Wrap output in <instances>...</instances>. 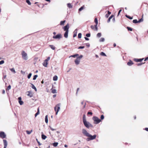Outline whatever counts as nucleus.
<instances>
[{
	"instance_id": "nucleus-1",
	"label": "nucleus",
	"mask_w": 148,
	"mask_h": 148,
	"mask_svg": "<svg viewBox=\"0 0 148 148\" xmlns=\"http://www.w3.org/2000/svg\"><path fill=\"white\" fill-rule=\"evenodd\" d=\"M83 122L85 126L88 128H89L90 127H93L92 125L89 122L87 121L84 117L83 118Z\"/></svg>"
},
{
	"instance_id": "nucleus-2",
	"label": "nucleus",
	"mask_w": 148,
	"mask_h": 148,
	"mask_svg": "<svg viewBox=\"0 0 148 148\" xmlns=\"http://www.w3.org/2000/svg\"><path fill=\"white\" fill-rule=\"evenodd\" d=\"M21 54L22 55V58L23 60H28V57L27 54L24 51H22L21 52Z\"/></svg>"
},
{
	"instance_id": "nucleus-3",
	"label": "nucleus",
	"mask_w": 148,
	"mask_h": 148,
	"mask_svg": "<svg viewBox=\"0 0 148 148\" xmlns=\"http://www.w3.org/2000/svg\"><path fill=\"white\" fill-rule=\"evenodd\" d=\"M92 119L94 121V123L95 124H97L100 122L101 121V119H99L98 117L95 116L93 117Z\"/></svg>"
},
{
	"instance_id": "nucleus-4",
	"label": "nucleus",
	"mask_w": 148,
	"mask_h": 148,
	"mask_svg": "<svg viewBox=\"0 0 148 148\" xmlns=\"http://www.w3.org/2000/svg\"><path fill=\"white\" fill-rule=\"evenodd\" d=\"M82 55H81L77 57L75 60V64L76 65H78L79 64L81 59L83 57Z\"/></svg>"
},
{
	"instance_id": "nucleus-5",
	"label": "nucleus",
	"mask_w": 148,
	"mask_h": 148,
	"mask_svg": "<svg viewBox=\"0 0 148 148\" xmlns=\"http://www.w3.org/2000/svg\"><path fill=\"white\" fill-rule=\"evenodd\" d=\"M82 134L85 136L88 137L90 134L85 129H83L82 130Z\"/></svg>"
},
{
	"instance_id": "nucleus-6",
	"label": "nucleus",
	"mask_w": 148,
	"mask_h": 148,
	"mask_svg": "<svg viewBox=\"0 0 148 148\" xmlns=\"http://www.w3.org/2000/svg\"><path fill=\"white\" fill-rule=\"evenodd\" d=\"M69 24H67L66 26L63 27V29L64 31H69Z\"/></svg>"
},
{
	"instance_id": "nucleus-7",
	"label": "nucleus",
	"mask_w": 148,
	"mask_h": 148,
	"mask_svg": "<svg viewBox=\"0 0 148 148\" xmlns=\"http://www.w3.org/2000/svg\"><path fill=\"white\" fill-rule=\"evenodd\" d=\"M88 137H90L91 140H92L95 139L96 137V135H94L93 136H92L90 134Z\"/></svg>"
},
{
	"instance_id": "nucleus-8",
	"label": "nucleus",
	"mask_w": 148,
	"mask_h": 148,
	"mask_svg": "<svg viewBox=\"0 0 148 148\" xmlns=\"http://www.w3.org/2000/svg\"><path fill=\"white\" fill-rule=\"evenodd\" d=\"M62 37V35L61 34H58L56 36H53V38L54 39H60Z\"/></svg>"
},
{
	"instance_id": "nucleus-9",
	"label": "nucleus",
	"mask_w": 148,
	"mask_h": 148,
	"mask_svg": "<svg viewBox=\"0 0 148 148\" xmlns=\"http://www.w3.org/2000/svg\"><path fill=\"white\" fill-rule=\"evenodd\" d=\"M0 136L1 138H5L6 135L4 132H1L0 133Z\"/></svg>"
},
{
	"instance_id": "nucleus-10",
	"label": "nucleus",
	"mask_w": 148,
	"mask_h": 148,
	"mask_svg": "<svg viewBox=\"0 0 148 148\" xmlns=\"http://www.w3.org/2000/svg\"><path fill=\"white\" fill-rule=\"evenodd\" d=\"M144 58H142L141 59H137V58H135L134 59V61L136 62H141L143 60H144Z\"/></svg>"
},
{
	"instance_id": "nucleus-11",
	"label": "nucleus",
	"mask_w": 148,
	"mask_h": 148,
	"mask_svg": "<svg viewBox=\"0 0 148 148\" xmlns=\"http://www.w3.org/2000/svg\"><path fill=\"white\" fill-rule=\"evenodd\" d=\"M3 144L4 145V148H6L8 145V142L7 140H3Z\"/></svg>"
},
{
	"instance_id": "nucleus-12",
	"label": "nucleus",
	"mask_w": 148,
	"mask_h": 148,
	"mask_svg": "<svg viewBox=\"0 0 148 148\" xmlns=\"http://www.w3.org/2000/svg\"><path fill=\"white\" fill-rule=\"evenodd\" d=\"M18 102L21 105H22L23 103V102L21 101V97H19L18 98Z\"/></svg>"
},
{
	"instance_id": "nucleus-13",
	"label": "nucleus",
	"mask_w": 148,
	"mask_h": 148,
	"mask_svg": "<svg viewBox=\"0 0 148 148\" xmlns=\"http://www.w3.org/2000/svg\"><path fill=\"white\" fill-rule=\"evenodd\" d=\"M28 94H27V96H29L30 97H32L33 96V94L32 92L30 91H28L27 92Z\"/></svg>"
},
{
	"instance_id": "nucleus-14",
	"label": "nucleus",
	"mask_w": 148,
	"mask_h": 148,
	"mask_svg": "<svg viewBox=\"0 0 148 148\" xmlns=\"http://www.w3.org/2000/svg\"><path fill=\"white\" fill-rule=\"evenodd\" d=\"M47 64L48 62L45 60L42 63L43 66L45 67H47Z\"/></svg>"
},
{
	"instance_id": "nucleus-15",
	"label": "nucleus",
	"mask_w": 148,
	"mask_h": 148,
	"mask_svg": "<svg viewBox=\"0 0 148 148\" xmlns=\"http://www.w3.org/2000/svg\"><path fill=\"white\" fill-rule=\"evenodd\" d=\"M69 31H66L65 32L64 36L65 38H67L68 37V34Z\"/></svg>"
},
{
	"instance_id": "nucleus-16",
	"label": "nucleus",
	"mask_w": 148,
	"mask_h": 148,
	"mask_svg": "<svg viewBox=\"0 0 148 148\" xmlns=\"http://www.w3.org/2000/svg\"><path fill=\"white\" fill-rule=\"evenodd\" d=\"M133 64L132 61L130 60V61L127 63V65L129 66H131Z\"/></svg>"
},
{
	"instance_id": "nucleus-17",
	"label": "nucleus",
	"mask_w": 148,
	"mask_h": 148,
	"mask_svg": "<svg viewBox=\"0 0 148 148\" xmlns=\"http://www.w3.org/2000/svg\"><path fill=\"white\" fill-rule=\"evenodd\" d=\"M60 103H58V104H57L56 106V107H57V111H59L60 110Z\"/></svg>"
},
{
	"instance_id": "nucleus-18",
	"label": "nucleus",
	"mask_w": 148,
	"mask_h": 148,
	"mask_svg": "<svg viewBox=\"0 0 148 148\" xmlns=\"http://www.w3.org/2000/svg\"><path fill=\"white\" fill-rule=\"evenodd\" d=\"M74 34L73 35V37L74 38L76 37L77 36V29H76L74 31Z\"/></svg>"
},
{
	"instance_id": "nucleus-19",
	"label": "nucleus",
	"mask_w": 148,
	"mask_h": 148,
	"mask_svg": "<svg viewBox=\"0 0 148 148\" xmlns=\"http://www.w3.org/2000/svg\"><path fill=\"white\" fill-rule=\"evenodd\" d=\"M39 114H40L39 109V108H38L37 109V112L35 115V117H36V116L38 115Z\"/></svg>"
},
{
	"instance_id": "nucleus-20",
	"label": "nucleus",
	"mask_w": 148,
	"mask_h": 148,
	"mask_svg": "<svg viewBox=\"0 0 148 148\" xmlns=\"http://www.w3.org/2000/svg\"><path fill=\"white\" fill-rule=\"evenodd\" d=\"M31 84V85H32V88L33 89H34V90H35V91H37V89H36V87H35V86H34V85L33 84Z\"/></svg>"
},
{
	"instance_id": "nucleus-21",
	"label": "nucleus",
	"mask_w": 148,
	"mask_h": 148,
	"mask_svg": "<svg viewBox=\"0 0 148 148\" xmlns=\"http://www.w3.org/2000/svg\"><path fill=\"white\" fill-rule=\"evenodd\" d=\"M45 122L47 123H48V115H47L45 116Z\"/></svg>"
},
{
	"instance_id": "nucleus-22",
	"label": "nucleus",
	"mask_w": 148,
	"mask_h": 148,
	"mask_svg": "<svg viewBox=\"0 0 148 148\" xmlns=\"http://www.w3.org/2000/svg\"><path fill=\"white\" fill-rule=\"evenodd\" d=\"M41 137L42 139L43 140H45L47 138V136L45 135L42 134L41 135Z\"/></svg>"
},
{
	"instance_id": "nucleus-23",
	"label": "nucleus",
	"mask_w": 148,
	"mask_h": 148,
	"mask_svg": "<svg viewBox=\"0 0 148 148\" xmlns=\"http://www.w3.org/2000/svg\"><path fill=\"white\" fill-rule=\"evenodd\" d=\"M58 77L57 76L55 75L53 77V79L54 81H57L58 79Z\"/></svg>"
},
{
	"instance_id": "nucleus-24",
	"label": "nucleus",
	"mask_w": 148,
	"mask_h": 148,
	"mask_svg": "<svg viewBox=\"0 0 148 148\" xmlns=\"http://www.w3.org/2000/svg\"><path fill=\"white\" fill-rule=\"evenodd\" d=\"M67 6L69 8H72L73 7L72 5L70 3H68L67 4Z\"/></svg>"
},
{
	"instance_id": "nucleus-25",
	"label": "nucleus",
	"mask_w": 148,
	"mask_h": 148,
	"mask_svg": "<svg viewBox=\"0 0 148 148\" xmlns=\"http://www.w3.org/2000/svg\"><path fill=\"white\" fill-rule=\"evenodd\" d=\"M105 41V39L103 38H101L99 40L100 42H103Z\"/></svg>"
},
{
	"instance_id": "nucleus-26",
	"label": "nucleus",
	"mask_w": 148,
	"mask_h": 148,
	"mask_svg": "<svg viewBox=\"0 0 148 148\" xmlns=\"http://www.w3.org/2000/svg\"><path fill=\"white\" fill-rule=\"evenodd\" d=\"M32 131H33V130H32L31 131H28V130H27L26 131V133H27L28 134H31V133L32 132Z\"/></svg>"
},
{
	"instance_id": "nucleus-27",
	"label": "nucleus",
	"mask_w": 148,
	"mask_h": 148,
	"mask_svg": "<svg viewBox=\"0 0 148 148\" xmlns=\"http://www.w3.org/2000/svg\"><path fill=\"white\" fill-rule=\"evenodd\" d=\"M101 36V33H98L97 35V36L98 38H100Z\"/></svg>"
},
{
	"instance_id": "nucleus-28",
	"label": "nucleus",
	"mask_w": 148,
	"mask_h": 148,
	"mask_svg": "<svg viewBox=\"0 0 148 148\" xmlns=\"http://www.w3.org/2000/svg\"><path fill=\"white\" fill-rule=\"evenodd\" d=\"M51 92L53 94L56 93V90L55 89H53L51 91Z\"/></svg>"
},
{
	"instance_id": "nucleus-29",
	"label": "nucleus",
	"mask_w": 148,
	"mask_h": 148,
	"mask_svg": "<svg viewBox=\"0 0 148 148\" xmlns=\"http://www.w3.org/2000/svg\"><path fill=\"white\" fill-rule=\"evenodd\" d=\"M58 144V143L57 142L54 143L53 144V145L55 147H56L57 146Z\"/></svg>"
},
{
	"instance_id": "nucleus-30",
	"label": "nucleus",
	"mask_w": 148,
	"mask_h": 148,
	"mask_svg": "<svg viewBox=\"0 0 148 148\" xmlns=\"http://www.w3.org/2000/svg\"><path fill=\"white\" fill-rule=\"evenodd\" d=\"M10 70H11V71L12 72H13L14 73H16V71H15V70L14 68H12V69H10Z\"/></svg>"
},
{
	"instance_id": "nucleus-31",
	"label": "nucleus",
	"mask_w": 148,
	"mask_h": 148,
	"mask_svg": "<svg viewBox=\"0 0 148 148\" xmlns=\"http://www.w3.org/2000/svg\"><path fill=\"white\" fill-rule=\"evenodd\" d=\"M133 22L134 23H138V21L136 19H134L133 21Z\"/></svg>"
},
{
	"instance_id": "nucleus-32",
	"label": "nucleus",
	"mask_w": 148,
	"mask_h": 148,
	"mask_svg": "<svg viewBox=\"0 0 148 148\" xmlns=\"http://www.w3.org/2000/svg\"><path fill=\"white\" fill-rule=\"evenodd\" d=\"M49 46L53 50H54L55 49V47L53 45H50Z\"/></svg>"
},
{
	"instance_id": "nucleus-33",
	"label": "nucleus",
	"mask_w": 148,
	"mask_h": 148,
	"mask_svg": "<svg viewBox=\"0 0 148 148\" xmlns=\"http://www.w3.org/2000/svg\"><path fill=\"white\" fill-rule=\"evenodd\" d=\"M65 22H66L65 20H64L63 21H61L60 22V24L61 25H64V24Z\"/></svg>"
},
{
	"instance_id": "nucleus-34",
	"label": "nucleus",
	"mask_w": 148,
	"mask_h": 148,
	"mask_svg": "<svg viewBox=\"0 0 148 148\" xmlns=\"http://www.w3.org/2000/svg\"><path fill=\"white\" fill-rule=\"evenodd\" d=\"M95 22L97 25L98 24V20L97 18H95Z\"/></svg>"
},
{
	"instance_id": "nucleus-35",
	"label": "nucleus",
	"mask_w": 148,
	"mask_h": 148,
	"mask_svg": "<svg viewBox=\"0 0 148 148\" xmlns=\"http://www.w3.org/2000/svg\"><path fill=\"white\" fill-rule=\"evenodd\" d=\"M38 77V75H35L34 76L33 78V80H35L36 79L37 77Z\"/></svg>"
},
{
	"instance_id": "nucleus-36",
	"label": "nucleus",
	"mask_w": 148,
	"mask_h": 148,
	"mask_svg": "<svg viewBox=\"0 0 148 148\" xmlns=\"http://www.w3.org/2000/svg\"><path fill=\"white\" fill-rule=\"evenodd\" d=\"M143 18H141L138 21V23H140L141 22H143Z\"/></svg>"
},
{
	"instance_id": "nucleus-37",
	"label": "nucleus",
	"mask_w": 148,
	"mask_h": 148,
	"mask_svg": "<svg viewBox=\"0 0 148 148\" xmlns=\"http://www.w3.org/2000/svg\"><path fill=\"white\" fill-rule=\"evenodd\" d=\"M82 37V34L81 33H79L78 34V38H81Z\"/></svg>"
},
{
	"instance_id": "nucleus-38",
	"label": "nucleus",
	"mask_w": 148,
	"mask_h": 148,
	"mask_svg": "<svg viewBox=\"0 0 148 148\" xmlns=\"http://www.w3.org/2000/svg\"><path fill=\"white\" fill-rule=\"evenodd\" d=\"M49 128L52 131H55L56 130V129L53 128V127H51L50 126H49Z\"/></svg>"
},
{
	"instance_id": "nucleus-39",
	"label": "nucleus",
	"mask_w": 148,
	"mask_h": 148,
	"mask_svg": "<svg viewBox=\"0 0 148 148\" xmlns=\"http://www.w3.org/2000/svg\"><path fill=\"white\" fill-rule=\"evenodd\" d=\"M145 63V62L141 63H138V64H137V65L138 66H140L142 65V64H144Z\"/></svg>"
},
{
	"instance_id": "nucleus-40",
	"label": "nucleus",
	"mask_w": 148,
	"mask_h": 148,
	"mask_svg": "<svg viewBox=\"0 0 148 148\" xmlns=\"http://www.w3.org/2000/svg\"><path fill=\"white\" fill-rule=\"evenodd\" d=\"M32 74L30 73L28 76L27 77L28 79H30L32 76Z\"/></svg>"
},
{
	"instance_id": "nucleus-41",
	"label": "nucleus",
	"mask_w": 148,
	"mask_h": 148,
	"mask_svg": "<svg viewBox=\"0 0 148 148\" xmlns=\"http://www.w3.org/2000/svg\"><path fill=\"white\" fill-rule=\"evenodd\" d=\"M101 55L103 56H106V54L103 52H101Z\"/></svg>"
},
{
	"instance_id": "nucleus-42",
	"label": "nucleus",
	"mask_w": 148,
	"mask_h": 148,
	"mask_svg": "<svg viewBox=\"0 0 148 148\" xmlns=\"http://www.w3.org/2000/svg\"><path fill=\"white\" fill-rule=\"evenodd\" d=\"M26 2L29 5H30L31 4V3L30 1L29 0H27Z\"/></svg>"
},
{
	"instance_id": "nucleus-43",
	"label": "nucleus",
	"mask_w": 148,
	"mask_h": 148,
	"mask_svg": "<svg viewBox=\"0 0 148 148\" xmlns=\"http://www.w3.org/2000/svg\"><path fill=\"white\" fill-rule=\"evenodd\" d=\"M4 60H2L0 61V65L4 63Z\"/></svg>"
},
{
	"instance_id": "nucleus-44",
	"label": "nucleus",
	"mask_w": 148,
	"mask_h": 148,
	"mask_svg": "<svg viewBox=\"0 0 148 148\" xmlns=\"http://www.w3.org/2000/svg\"><path fill=\"white\" fill-rule=\"evenodd\" d=\"M127 29L128 30H129V31H132V28L130 27H127Z\"/></svg>"
},
{
	"instance_id": "nucleus-45",
	"label": "nucleus",
	"mask_w": 148,
	"mask_h": 148,
	"mask_svg": "<svg viewBox=\"0 0 148 148\" xmlns=\"http://www.w3.org/2000/svg\"><path fill=\"white\" fill-rule=\"evenodd\" d=\"M83 6L81 7L79 9V11H82L83 9Z\"/></svg>"
},
{
	"instance_id": "nucleus-46",
	"label": "nucleus",
	"mask_w": 148,
	"mask_h": 148,
	"mask_svg": "<svg viewBox=\"0 0 148 148\" xmlns=\"http://www.w3.org/2000/svg\"><path fill=\"white\" fill-rule=\"evenodd\" d=\"M50 57H49L47 58V59L45 60L48 62V61L50 60Z\"/></svg>"
},
{
	"instance_id": "nucleus-47",
	"label": "nucleus",
	"mask_w": 148,
	"mask_h": 148,
	"mask_svg": "<svg viewBox=\"0 0 148 148\" xmlns=\"http://www.w3.org/2000/svg\"><path fill=\"white\" fill-rule=\"evenodd\" d=\"M36 141H37L39 145H40L41 144L40 143V142L38 141V139H36Z\"/></svg>"
},
{
	"instance_id": "nucleus-48",
	"label": "nucleus",
	"mask_w": 148,
	"mask_h": 148,
	"mask_svg": "<svg viewBox=\"0 0 148 148\" xmlns=\"http://www.w3.org/2000/svg\"><path fill=\"white\" fill-rule=\"evenodd\" d=\"M104 119V116L103 115H102L101 116V120H103Z\"/></svg>"
},
{
	"instance_id": "nucleus-49",
	"label": "nucleus",
	"mask_w": 148,
	"mask_h": 148,
	"mask_svg": "<svg viewBox=\"0 0 148 148\" xmlns=\"http://www.w3.org/2000/svg\"><path fill=\"white\" fill-rule=\"evenodd\" d=\"M86 36H87V37H90V33H88L87 34H86Z\"/></svg>"
},
{
	"instance_id": "nucleus-50",
	"label": "nucleus",
	"mask_w": 148,
	"mask_h": 148,
	"mask_svg": "<svg viewBox=\"0 0 148 148\" xmlns=\"http://www.w3.org/2000/svg\"><path fill=\"white\" fill-rule=\"evenodd\" d=\"M84 46H80L78 48V49H84Z\"/></svg>"
},
{
	"instance_id": "nucleus-51",
	"label": "nucleus",
	"mask_w": 148,
	"mask_h": 148,
	"mask_svg": "<svg viewBox=\"0 0 148 148\" xmlns=\"http://www.w3.org/2000/svg\"><path fill=\"white\" fill-rule=\"evenodd\" d=\"M71 57H74V58H75L76 57V56H75V55H72V56H70L69 57V58H71Z\"/></svg>"
},
{
	"instance_id": "nucleus-52",
	"label": "nucleus",
	"mask_w": 148,
	"mask_h": 148,
	"mask_svg": "<svg viewBox=\"0 0 148 148\" xmlns=\"http://www.w3.org/2000/svg\"><path fill=\"white\" fill-rule=\"evenodd\" d=\"M11 86L10 85L8 86L7 89L8 90H10L11 89Z\"/></svg>"
},
{
	"instance_id": "nucleus-53",
	"label": "nucleus",
	"mask_w": 148,
	"mask_h": 148,
	"mask_svg": "<svg viewBox=\"0 0 148 148\" xmlns=\"http://www.w3.org/2000/svg\"><path fill=\"white\" fill-rule=\"evenodd\" d=\"M86 140L87 141H89L90 140H91L90 139V137H88V138L87 139H86Z\"/></svg>"
},
{
	"instance_id": "nucleus-54",
	"label": "nucleus",
	"mask_w": 148,
	"mask_h": 148,
	"mask_svg": "<svg viewBox=\"0 0 148 148\" xmlns=\"http://www.w3.org/2000/svg\"><path fill=\"white\" fill-rule=\"evenodd\" d=\"M91 28H92V29H94V30L95 28L94 26L93 25H91Z\"/></svg>"
},
{
	"instance_id": "nucleus-55",
	"label": "nucleus",
	"mask_w": 148,
	"mask_h": 148,
	"mask_svg": "<svg viewBox=\"0 0 148 148\" xmlns=\"http://www.w3.org/2000/svg\"><path fill=\"white\" fill-rule=\"evenodd\" d=\"M21 72L22 74L23 75L25 74V72L23 71H21Z\"/></svg>"
},
{
	"instance_id": "nucleus-56",
	"label": "nucleus",
	"mask_w": 148,
	"mask_h": 148,
	"mask_svg": "<svg viewBox=\"0 0 148 148\" xmlns=\"http://www.w3.org/2000/svg\"><path fill=\"white\" fill-rule=\"evenodd\" d=\"M88 114L92 115V113L91 112H88Z\"/></svg>"
},
{
	"instance_id": "nucleus-57",
	"label": "nucleus",
	"mask_w": 148,
	"mask_h": 148,
	"mask_svg": "<svg viewBox=\"0 0 148 148\" xmlns=\"http://www.w3.org/2000/svg\"><path fill=\"white\" fill-rule=\"evenodd\" d=\"M128 18H129L130 19H133V17H131L130 16H128Z\"/></svg>"
},
{
	"instance_id": "nucleus-58",
	"label": "nucleus",
	"mask_w": 148,
	"mask_h": 148,
	"mask_svg": "<svg viewBox=\"0 0 148 148\" xmlns=\"http://www.w3.org/2000/svg\"><path fill=\"white\" fill-rule=\"evenodd\" d=\"M122 11V10H120L119 11V12H118V16L119 14L121 12V11Z\"/></svg>"
},
{
	"instance_id": "nucleus-59",
	"label": "nucleus",
	"mask_w": 148,
	"mask_h": 148,
	"mask_svg": "<svg viewBox=\"0 0 148 148\" xmlns=\"http://www.w3.org/2000/svg\"><path fill=\"white\" fill-rule=\"evenodd\" d=\"M85 39L86 40H89V39L88 38H87V37H85Z\"/></svg>"
},
{
	"instance_id": "nucleus-60",
	"label": "nucleus",
	"mask_w": 148,
	"mask_h": 148,
	"mask_svg": "<svg viewBox=\"0 0 148 148\" xmlns=\"http://www.w3.org/2000/svg\"><path fill=\"white\" fill-rule=\"evenodd\" d=\"M144 130H145L146 131L148 132V128H145Z\"/></svg>"
},
{
	"instance_id": "nucleus-61",
	"label": "nucleus",
	"mask_w": 148,
	"mask_h": 148,
	"mask_svg": "<svg viewBox=\"0 0 148 148\" xmlns=\"http://www.w3.org/2000/svg\"><path fill=\"white\" fill-rule=\"evenodd\" d=\"M113 17V15H112L109 18L110 19Z\"/></svg>"
},
{
	"instance_id": "nucleus-62",
	"label": "nucleus",
	"mask_w": 148,
	"mask_h": 148,
	"mask_svg": "<svg viewBox=\"0 0 148 148\" xmlns=\"http://www.w3.org/2000/svg\"><path fill=\"white\" fill-rule=\"evenodd\" d=\"M109 15L108 14H106V15H105V17H106V18H108V17L109 16Z\"/></svg>"
},
{
	"instance_id": "nucleus-63",
	"label": "nucleus",
	"mask_w": 148,
	"mask_h": 148,
	"mask_svg": "<svg viewBox=\"0 0 148 148\" xmlns=\"http://www.w3.org/2000/svg\"><path fill=\"white\" fill-rule=\"evenodd\" d=\"M94 30H96V31H97V30H98L97 27H95Z\"/></svg>"
},
{
	"instance_id": "nucleus-64",
	"label": "nucleus",
	"mask_w": 148,
	"mask_h": 148,
	"mask_svg": "<svg viewBox=\"0 0 148 148\" xmlns=\"http://www.w3.org/2000/svg\"><path fill=\"white\" fill-rule=\"evenodd\" d=\"M147 60H148V57H147L145 59L144 61H146Z\"/></svg>"
}]
</instances>
